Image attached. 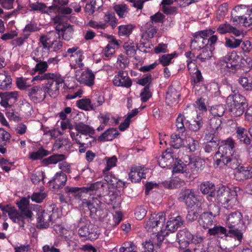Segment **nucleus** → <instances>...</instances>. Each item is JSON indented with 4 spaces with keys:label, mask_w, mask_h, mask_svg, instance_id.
<instances>
[{
    "label": "nucleus",
    "mask_w": 252,
    "mask_h": 252,
    "mask_svg": "<svg viewBox=\"0 0 252 252\" xmlns=\"http://www.w3.org/2000/svg\"><path fill=\"white\" fill-rule=\"evenodd\" d=\"M67 181L66 175L63 172L57 173L54 178L50 180L49 183L50 185H53L54 189H60L63 188Z\"/></svg>",
    "instance_id": "nucleus-23"
},
{
    "label": "nucleus",
    "mask_w": 252,
    "mask_h": 252,
    "mask_svg": "<svg viewBox=\"0 0 252 252\" xmlns=\"http://www.w3.org/2000/svg\"><path fill=\"white\" fill-rule=\"evenodd\" d=\"M114 84L117 86L129 88L131 86L132 82L126 71H120L115 76L113 80Z\"/></svg>",
    "instance_id": "nucleus-19"
},
{
    "label": "nucleus",
    "mask_w": 252,
    "mask_h": 252,
    "mask_svg": "<svg viewBox=\"0 0 252 252\" xmlns=\"http://www.w3.org/2000/svg\"><path fill=\"white\" fill-rule=\"evenodd\" d=\"M56 31L58 32L57 33L52 32L50 33H53L56 38L60 39V32H62L63 38L65 40H69L72 36L73 33V26L70 24L66 23L62 26L61 28L56 27Z\"/></svg>",
    "instance_id": "nucleus-18"
},
{
    "label": "nucleus",
    "mask_w": 252,
    "mask_h": 252,
    "mask_svg": "<svg viewBox=\"0 0 252 252\" xmlns=\"http://www.w3.org/2000/svg\"><path fill=\"white\" fill-rule=\"evenodd\" d=\"M105 101L103 96L99 94H95L94 96V98L93 99V103L92 105V110H94L96 107L101 105Z\"/></svg>",
    "instance_id": "nucleus-54"
},
{
    "label": "nucleus",
    "mask_w": 252,
    "mask_h": 252,
    "mask_svg": "<svg viewBox=\"0 0 252 252\" xmlns=\"http://www.w3.org/2000/svg\"><path fill=\"white\" fill-rule=\"evenodd\" d=\"M104 160L106 161L107 165L105 169L103 170L104 173L108 171L111 168L116 165L117 158L115 156H113L111 158L106 157Z\"/></svg>",
    "instance_id": "nucleus-53"
},
{
    "label": "nucleus",
    "mask_w": 252,
    "mask_h": 252,
    "mask_svg": "<svg viewBox=\"0 0 252 252\" xmlns=\"http://www.w3.org/2000/svg\"><path fill=\"white\" fill-rule=\"evenodd\" d=\"M120 134L116 128H111L108 129L98 137V141L100 142L111 141Z\"/></svg>",
    "instance_id": "nucleus-30"
},
{
    "label": "nucleus",
    "mask_w": 252,
    "mask_h": 252,
    "mask_svg": "<svg viewBox=\"0 0 252 252\" xmlns=\"http://www.w3.org/2000/svg\"><path fill=\"white\" fill-rule=\"evenodd\" d=\"M220 213L218 206L215 204H210L208 207V210L200 214L198 221L199 224L204 229L209 228L213 225L214 220L215 217Z\"/></svg>",
    "instance_id": "nucleus-6"
},
{
    "label": "nucleus",
    "mask_w": 252,
    "mask_h": 252,
    "mask_svg": "<svg viewBox=\"0 0 252 252\" xmlns=\"http://www.w3.org/2000/svg\"><path fill=\"white\" fill-rule=\"evenodd\" d=\"M37 227L40 229L47 228L51 221V215L45 210L37 214Z\"/></svg>",
    "instance_id": "nucleus-20"
},
{
    "label": "nucleus",
    "mask_w": 252,
    "mask_h": 252,
    "mask_svg": "<svg viewBox=\"0 0 252 252\" xmlns=\"http://www.w3.org/2000/svg\"><path fill=\"white\" fill-rule=\"evenodd\" d=\"M221 119L218 117H213L210 120V127L215 133L221 129Z\"/></svg>",
    "instance_id": "nucleus-46"
},
{
    "label": "nucleus",
    "mask_w": 252,
    "mask_h": 252,
    "mask_svg": "<svg viewBox=\"0 0 252 252\" xmlns=\"http://www.w3.org/2000/svg\"><path fill=\"white\" fill-rule=\"evenodd\" d=\"M191 237L192 234L187 228L180 230L176 234V240L180 247L183 249L189 246L190 243Z\"/></svg>",
    "instance_id": "nucleus-15"
},
{
    "label": "nucleus",
    "mask_w": 252,
    "mask_h": 252,
    "mask_svg": "<svg viewBox=\"0 0 252 252\" xmlns=\"http://www.w3.org/2000/svg\"><path fill=\"white\" fill-rule=\"evenodd\" d=\"M12 79L5 71L0 72V90L7 89L11 84Z\"/></svg>",
    "instance_id": "nucleus-34"
},
{
    "label": "nucleus",
    "mask_w": 252,
    "mask_h": 252,
    "mask_svg": "<svg viewBox=\"0 0 252 252\" xmlns=\"http://www.w3.org/2000/svg\"><path fill=\"white\" fill-rule=\"evenodd\" d=\"M202 212V208L200 204L197 203L196 206H193L188 211L186 216L187 221L192 222L196 220Z\"/></svg>",
    "instance_id": "nucleus-29"
},
{
    "label": "nucleus",
    "mask_w": 252,
    "mask_h": 252,
    "mask_svg": "<svg viewBox=\"0 0 252 252\" xmlns=\"http://www.w3.org/2000/svg\"><path fill=\"white\" fill-rule=\"evenodd\" d=\"M30 99L34 102H40L46 97V92L38 86H34L29 91Z\"/></svg>",
    "instance_id": "nucleus-17"
},
{
    "label": "nucleus",
    "mask_w": 252,
    "mask_h": 252,
    "mask_svg": "<svg viewBox=\"0 0 252 252\" xmlns=\"http://www.w3.org/2000/svg\"><path fill=\"white\" fill-rule=\"evenodd\" d=\"M29 7L32 11H39L42 13H47L46 10L47 6L42 2H36L29 4Z\"/></svg>",
    "instance_id": "nucleus-52"
},
{
    "label": "nucleus",
    "mask_w": 252,
    "mask_h": 252,
    "mask_svg": "<svg viewBox=\"0 0 252 252\" xmlns=\"http://www.w3.org/2000/svg\"><path fill=\"white\" fill-rule=\"evenodd\" d=\"M231 91L234 94H229L226 99L228 109L232 116L239 117L248 107V102L243 95Z\"/></svg>",
    "instance_id": "nucleus-3"
},
{
    "label": "nucleus",
    "mask_w": 252,
    "mask_h": 252,
    "mask_svg": "<svg viewBox=\"0 0 252 252\" xmlns=\"http://www.w3.org/2000/svg\"><path fill=\"white\" fill-rule=\"evenodd\" d=\"M152 75L150 73L144 74L143 77L139 79L137 81V83L142 86H147L149 85V87L152 84Z\"/></svg>",
    "instance_id": "nucleus-59"
},
{
    "label": "nucleus",
    "mask_w": 252,
    "mask_h": 252,
    "mask_svg": "<svg viewBox=\"0 0 252 252\" xmlns=\"http://www.w3.org/2000/svg\"><path fill=\"white\" fill-rule=\"evenodd\" d=\"M74 127L79 134H93L94 133V129L93 128L83 123L76 124Z\"/></svg>",
    "instance_id": "nucleus-38"
},
{
    "label": "nucleus",
    "mask_w": 252,
    "mask_h": 252,
    "mask_svg": "<svg viewBox=\"0 0 252 252\" xmlns=\"http://www.w3.org/2000/svg\"><path fill=\"white\" fill-rule=\"evenodd\" d=\"M190 75L191 84L194 85L195 93L196 94L199 95L201 94L199 92L200 90L206 88L205 86L200 88L198 85H195L197 83L203 81V78L202 76L201 71L199 69H196V71H194V73H191Z\"/></svg>",
    "instance_id": "nucleus-26"
},
{
    "label": "nucleus",
    "mask_w": 252,
    "mask_h": 252,
    "mask_svg": "<svg viewBox=\"0 0 252 252\" xmlns=\"http://www.w3.org/2000/svg\"><path fill=\"white\" fill-rule=\"evenodd\" d=\"M200 190L204 194H208V200L213 201V196H214V192L216 188L214 184L209 182H203L200 186Z\"/></svg>",
    "instance_id": "nucleus-24"
},
{
    "label": "nucleus",
    "mask_w": 252,
    "mask_h": 252,
    "mask_svg": "<svg viewBox=\"0 0 252 252\" xmlns=\"http://www.w3.org/2000/svg\"><path fill=\"white\" fill-rule=\"evenodd\" d=\"M215 157L216 158L215 161V166L216 168H222L224 166H226V163L225 162H227V159H228V158L223 156L218 152L216 153Z\"/></svg>",
    "instance_id": "nucleus-47"
},
{
    "label": "nucleus",
    "mask_w": 252,
    "mask_h": 252,
    "mask_svg": "<svg viewBox=\"0 0 252 252\" xmlns=\"http://www.w3.org/2000/svg\"><path fill=\"white\" fill-rule=\"evenodd\" d=\"M45 177V173L43 171H37L32 174L31 179L32 182L34 184H37L40 180L43 181Z\"/></svg>",
    "instance_id": "nucleus-57"
},
{
    "label": "nucleus",
    "mask_w": 252,
    "mask_h": 252,
    "mask_svg": "<svg viewBox=\"0 0 252 252\" xmlns=\"http://www.w3.org/2000/svg\"><path fill=\"white\" fill-rule=\"evenodd\" d=\"M0 208L3 211V214H8L9 218L14 222L18 223L21 227H24L25 217L21 213H19L14 208L7 206L4 207L0 205Z\"/></svg>",
    "instance_id": "nucleus-12"
},
{
    "label": "nucleus",
    "mask_w": 252,
    "mask_h": 252,
    "mask_svg": "<svg viewBox=\"0 0 252 252\" xmlns=\"http://www.w3.org/2000/svg\"><path fill=\"white\" fill-rule=\"evenodd\" d=\"M236 192L235 190H231L229 188L225 186L219 187L216 189L214 196H213L212 202L220 203L224 208L227 209H231L236 200Z\"/></svg>",
    "instance_id": "nucleus-4"
},
{
    "label": "nucleus",
    "mask_w": 252,
    "mask_h": 252,
    "mask_svg": "<svg viewBox=\"0 0 252 252\" xmlns=\"http://www.w3.org/2000/svg\"><path fill=\"white\" fill-rule=\"evenodd\" d=\"M94 75L91 70L83 71L78 78V81L83 84L91 86L94 84Z\"/></svg>",
    "instance_id": "nucleus-28"
},
{
    "label": "nucleus",
    "mask_w": 252,
    "mask_h": 252,
    "mask_svg": "<svg viewBox=\"0 0 252 252\" xmlns=\"http://www.w3.org/2000/svg\"><path fill=\"white\" fill-rule=\"evenodd\" d=\"M237 180L241 181L252 178V166H240L234 173Z\"/></svg>",
    "instance_id": "nucleus-21"
},
{
    "label": "nucleus",
    "mask_w": 252,
    "mask_h": 252,
    "mask_svg": "<svg viewBox=\"0 0 252 252\" xmlns=\"http://www.w3.org/2000/svg\"><path fill=\"white\" fill-rule=\"evenodd\" d=\"M198 195L194 189H182L179 194L178 199L184 202L188 208H191L195 204Z\"/></svg>",
    "instance_id": "nucleus-10"
},
{
    "label": "nucleus",
    "mask_w": 252,
    "mask_h": 252,
    "mask_svg": "<svg viewBox=\"0 0 252 252\" xmlns=\"http://www.w3.org/2000/svg\"><path fill=\"white\" fill-rule=\"evenodd\" d=\"M19 209L21 211V214L25 218L31 219L32 217V212L29 209V201L26 198H23L17 203Z\"/></svg>",
    "instance_id": "nucleus-27"
},
{
    "label": "nucleus",
    "mask_w": 252,
    "mask_h": 252,
    "mask_svg": "<svg viewBox=\"0 0 252 252\" xmlns=\"http://www.w3.org/2000/svg\"><path fill=\"white\" fill-rule=\"evenodd\" d=\"M78 233L80 237L91 240L97 239L99 236L96 227L90 221L80 223Z\"/></svg>",
    "instance_id": "nucleus-8"
},
{
    "label": "nucleus",
    "mask_w": 252,
    "mask_h": 252,
    "mask_svg": "<svg viewBox=\"0 0 252 252\" xmlns=\"http://www.w3.org/2000/svg\"><path fill=\"white\" fill-rule=\"evenodd\" d=\"M158 162L162 168H165L172 165L174 163L173 153L166 151L162 153L161 156L158 158Z\"/></svg>",
    "instance_id": "nucleus-22"
},
{
    "label": "nucleus",
    "mask_w": 252,
    "mask_h": 252,
    "mask_svg": "<svg viewBox=\"0 0 252 252\" xmlns=\"http://www.w3.org/2000/svg\"><path fill=\"white\" fill-rule=\"evenodd\" d=\"M113 8L119 18H125L128 12V8L126 4H116L114 6Z\"/></svg>",
    "instance_id": "nucleus-43"
},
{
    "label": "nucleus",
    "mask_w": 252,
    "mask_h": 252,
    "mask_svg": "<svg viewBox=\"0 0 252 252\" xmlns=\"http://www.w3.org/2000/svg\"><path fill=\"white\" fill-rule=\"evenodd\" d=\"M91 134H79L76 135L75 140L79 145H86V147H91L92 142L94 141V138Z\"/></svg>",
    "instance_id": "nucleus-31"
},
{
    "label": "nucleus",
    "mask_w": 252,
    "mask_h": 252,
    "mask_svg": "<svg viewBox=\"0 0 252 252\" xmlns=\"http://www.w3.org/2000/svg\"><path fill=\"white\" fill-rule=\"evenodd\" d=\"M215 140L214 142H212L210 143H207L205 146L204 149L205 152L211 153L216 150L219 145L220 142L219 140H217L216 138H215Z\"/></svg>",
    "instance_id": "nucleus-61"
},
{
    "label": "nucleus",
    "mask_w": 252,
    "mask_h": 252,
    "mask_svg": "<svg viewBox=\"0 0 252 252\" xmlns=\"http://www.w3.org/2000/svg\"><path fill=\"white\" fill-rule=\"evenodd\" d=\"M203 122L201 120H194L191 123L189 121L186 120L185 114H179L176 121L177 130L180 132H184L186 127L194 131H198L202 127Z\"/></svg>",
    "instance_id": "nucleus-7"
},
{
    "label": "nucleus",
    "mask_w": 252,
    "mask_h": 252,
    "mask_svg": "<svg viewBox=\"0 0 252 252\" xmlns=\"http://www.w3.org/2000/svg\"><path fill=\"white\" fill-rule=\"evenodd\" d=\"M181 95L180 93L172 87L168 88L166 95V102L168 105L176 104Z\"/></svg>",
    "instance_id": "nucleus-25"
},
{
    "label": "nucleus",
    "mask_w": 252,
    "mask_h": 252,
    "mask_svg": "<svg viewBox=\"0 0 252 252\" xmlns=\"http://www.w3.org/2000/svg\"><path fill=\"white\" fill-rule=\"evenodd\" d=\"M236 136L241 142H243L246 145H249L251 143V139L247 135V130L241 127L238 126L236 130Z\"/></svg>",
    "instance_id": "nucleus-36"
},
{
    "label": "nucleus",
    "mask_w": 252,
    "mask_h": 252,
    "mask_svg": "<svg viewBox=\"0 0 252 252\" xmlns=\"http://www.w3.org/2000/svg\"><path fill=\"white\" fill-rule=\"evenodd\" d=\"M32 58L37 63L34 68L35 71L44 73L47 70L48 67L47 62L42 61L40 58H36L35 56L32 57Z\"/></svg>",
    "instance_id": "nucleus-40"
},
{
    "label": "nucleus",
    "mask_w": 252,
    "mask_h": 252,
    "mask_svg": "<svg viewBox=\"0 0 252 252\" xmlns=\"http://www.w3.org/2000/svg\"><path fill=\"white\" fill-rule=\"evenodd\" d=\"M39 41L43 46V48L48 50L52 48L53 44H54L53 40L51 41L50 40V37H48L47 35L43 34L40 36Z\"/></svg>",
    "instance_id": "nucleus-50"
},
{
    "label": "nucleus",
    "mask_w": 252,
    "mask_h": 252,
    "mask_svg": "<svg viewBox=\"0 0 252 252\" xmlns=\"http://www.w3.org/2000/svg\"><path fill=\"white\" fill-rule=\"evenodd\" d=\"M140 170L138 167H132L129 174V178L133 183L140 182Z\"/></svg>",
    "instance_id": "nucleus-49"
},
{
    "label": "nucleus",
    "mask_w": 252,
    "mask_h": 252,
    "mask_svg": "<svg viewBox=\"0 0 252 252\" xmlns=\"http://www.w3.org/2000/svg\"><path fill=\"white\" fill-rule=\"evenodd\" d=\"M133 28L131 25H121L119 27V34L121 36L129 35Z\"/></svg>",
    "instance_id": "nucleus-55"
},
{
    "label": "nucleus",
    "mask_w": 252,
    "mask_h": 252,
    "mask_svg": "<svg viewBox=\"0 0 252 252\" xmlns=\"http://www.w3.org/2000/svg\"><path fill=\"white\" fill-rule=\"evenodd\" d=\"M224 112V106L222 104L213 106L211 109V113L214 116V117L220 118L223 115Z\"/></svg>",
    "instance_id": "nucleus-51"
},
{
    "label": "nucleus",
    "mask_w": 252,
    "mask_h": 252,
    "mask_svg": "<svg viewBox=\"0 0 252 252\" xmlns=\"http://www.w3.org/2000/svg\"><path fill=\"white\" fill-rule=\"evenodd\" d=\"M225 223L228 230L227 234L234 241L230 244V246L233 247L239 245L245 230V222L242 213L238 211L230 213L226 217Z\"/></svg>",
    "instance_id": "nucleus-1"
},
{
    "label": "nucleus",
    "mask_w": 252,
    "mask_h": 252,
    "mask_svg": "<svg viewBox=\"0 0 252 252\" xmlns=\"http://www.w3.org/2000/svg\"><path fill=\"white\" fill-rule=\"evenodd\" d=\"M77 105L79 108L88 111L92 110V103L89 98H83L77 101Z\"/></svg>",
    "instance_id": "nucleus-48"
},
{
    "label": "nucleus",
    "mask_w": 252,
    "mask_h": 252,
    "mask_svg": "<svg viewBox=\"0 0 252 252\" xmlns=\"http://www.w3.org/2000/svg\"><path fill=\"white\" fill-rule=\"evenodd\" d=\"M147 213L146 207L140 206L137 207L135 210V216L136 219L141 220L143 219Z\"/></svg>",
    "instance_id": "nucleus-58"
},
{
    "label": "nucleus",
    "mask_w": 252,
    "mask_h": 252,
    "mask_svg": "<svg viewBox=\"0 0 252 252\" xmlns=\"http://www.w3.org/2000/svg\"><path fill=\"white\" fill-rule=\"evenodd\" d=\"M193 37L194 39L191 41L190 47L196 50L203 48L204 44V39L196 33H194Z\"/></svg>",
    "instance_id": "nucleus-45"
},
{
    "label": "nucleus",
    "mask_w": 252,
    "mask_h": 252,
    "mask_svg": "<svg viewBox=\"0 0 252 252\" xmlns=\"http://www.w3.org/2000/svg\"><path fill=\"white\" fill-rule=\"evenodd\" d=\"M63 82L64 80L61 77V75L59 74H56V76L47 81L44 91L50 96L55 98L59 94L60 85H62Z\"/></svg>",
    "instance_id": "nucleus-9"
},
{
    "label": "nucleus",
    "mask_w": 252,
    "mask_h": 252,
    "mask_svg": "<svg viewBox=\"0 0 252 252\" xmlns=\"http://www.w3.org/2000/svg\"><path fill=\"white\" fill-rule=\"evenodd\" d=\"M54 76H56V74L54 73H41L39 72L38 75L34 76L32 80L33 81H36V80H47V81L49 80L52 79Z\"/></svg>",
    "instance_id": "nucleus-62"
},
{
    "label": "nucleus",
    "mask_w": 252,
    "mask_h": 252,
    "mask_svg": "<svg viewBox=\"0 0 252 252\" xmlns=\"http://www.w3.org/2000/svg\"><path fill=\"white\" fill-rule=\"evenodd\" d=\"M184 221L182 218L177 215L169 214V219L166 223L165 228L171 232H175L183 225Z\"/></svg>",
    "instance_id": "nucleus-16"
},
{
    "label": "nucleus",
    "mask_w": 252,
    "mask_h": 252,
    "mask_svg": "<svg viewBox=\"0 0 252 252\" xmlns=\"http://www.w3.org/2000/svg\"><path fill=\"white\" fill-rule=\"evenodd\" d=\"M222 143L219 146L217 152L228 158L236 155L234 151L235 143L232 139L228 138L223 141Z\"/></svg>",
    "instance_id": "nucleus-13"
},
{
    "label": "nucleus",
    "mask_w": 252,
    "mask_h": 252,
    "mask_svg": "<svg viewBox=\"0 0 252 252\" xmlns=\"http://www.w3.org/2000/svg\"><path fill=\"white\" fill-rule=\"evenodd\" d=\"M165 221V217L163 213L152 215L149 220L147 221L145 227L149 232L153 231V229L156 228L162 230Z\"/></svg>",
    "instance_id": "nucleus-11"
},
{
    "label": "nucleus",
    "mask_w": 252,
    "mask_h": 252,
    "mask_svg": "<svg viewBox=\"0 0 252 252\" xmlns=\"http://www.w3.org/2000/svg\"><path fill=\"white\" fill-rule=\"evenodd\" d=\"M65 192L68 195L71 194L75 199H81L82 196V193H85L82 188L70 187L66 186L64 188Z\"/></svg>",
    "instance_id": "nucleus-35"
},
{
    "label": "nucleus",
    "mask_w": 252,
    "mask_h": 252,
    "mask_svg": "<svg viewBox=\"0 0 252 252\" xmlns=\"http://www.w3.org/2000/svg\"><path fill=\"white\" fill-rule=\"evenodd\" d=\"M149 85L145 86L140 93L141 99L143 102H145L152 96V93L150 92Z\"/></svg>",
    "instance_id": "nucleus-63"
},
{
    "label": "nucleus",
    "mask_w": 252,
    "mask_h": 252,
    "mask_svg": "<svg viewBox=\"0 0 252 252\" xmlns=\"http://www.w3.org/2000/svg\"><path fill=\"white\" fill-rule=\"evenodd\" d=\"M65 159V156L63 154H55L42 160L43 165H47L49 164H56L57 162L63 161Z\"/></svg>",
    "instance_id": "nucleus-37"
},
{
    "label": "nucleus",
    "mask_w": 252,
    "mask_h": 252,
    "mask_svg": "<svg viewBox=\"0 0 252 252\" xmlns=\"http://www.w3.org/2000/svg\"><path fill=\"white\" fill-rule=\"evenodd\" d=\"M104 186V183L101 182H96L91 184L87 187H83L85 193H89L90 195L92 194L94 191L99 189L103 188Z\"/></svg>",
    "instance_id": "nucleus-41"
},
{
    "label": "nucleus",
    "mask_w": 252,
    "mask_h": 252,
    "mask_svg": "<svg viewBox=\"0 0 252 252\" xmlns=\"http://www.w3.org/2000/svg\"><path fill=\"white\" fill-rule=\"evenodd\" d=\"M239 57L237 55V53L235 51L232 52L231 53L228 54L224 57H223L222 62H227L230 63L231 66L238 67L239 62L238 60Z\"/></svg>",
    "instance_id": "nucleus-39"
},
{
    "label": "nucleus",
    "mask_w": 252,
    "mask_h": 252,
    "mask_svg": "<svg viewBox=\"0 0 252 252\" xmlns=\"http://www.w3.org/2000/svg\"><path fill=\"white\" fill-rule=\"evenodd\" d=\"M227 229L220 226H215L212 228H210L208 230V233L211 235H215L218 234H224V236L226 238V240L230 242V245L233 243L234 241L232 239V237L229 236L227 234Z\"/></svg>",
    "instance_id": "nucleus-32"
},
{
    "label": "nucleus",
    "mask_w": 252,
    "mask_h": 252,
    "mask_svg": "<svg viewBox=\"0 0 252 252\" xmlns=\"http://www.w3.org/2000/svg\"><path fill=\"white\" fill-rule=\"evenodd\" d=\"M50 154V152L41 147L36 152L30 153V157L32 160L40 159L43 157L49 155Z\"/></svg>",
    "instance_id": "nucleus-44"
},
{
    "label": "nucleus",
    "mask_w": 252,
    "mask_h": 252,
    "mask_svg": "<svg viewBox=\"0 0 252 252\" xmlns=\"http://www.w3.org/2000/svg\"><path fill=\"white\" fill-rule=\"evenodd\" d=\"M10 135L4 130L3 128H0V152L4 154L6 149L4 146H6L7 143L9 142Z\"/></svg>",
    "instance_id": "nucleus-33"
},
{
    "label": "nucleus",
    "mask_w": 252,
    "mask_h": 252,
    "mask_svg": "<svg viewBox=\"0 0 252 252\" xmlns=\"http://www.w3.org/2000/svg\"><path fill=\"white\" fill-rule=\"evenodd\" d=\"M101 195H98V197H92L91 200L82 201V206L83 208H87L90 211V216L94 219L101 220L106 216L105 210L103 208L104 204L100 201L99 198Z\"/></svg>",
    "instance_id": "nucleus-5"
},
{
    "label": "nucleus",
    "mask_w": 252,
    "mask_h": 252,
    "mask_svg": "<svg viewBox=\"0 0 252 252\" xmlns=\"http://www.w3.org/2000/svg\"><path fill=\"white\" fill-rule=\"evenodd\" d=\"M18 95V92L17 91L0 93L1 100L0 104L5 108H10L17 101Z\"/></svg>",
    "instance_id": "nucleus-14"
},
{
    "label": "nucleus",
    "mask_w": 252,
    "mask_h": 252,
    "mask_svg": "<svg viewBox=\"0 0 252 252\" xmlns=\"http://www.w3.org/2000/svg\"><path fill=\"white\" fill-rule=\"evenodd\" d=\"M141 250L142 252H154V246L153 243L150 241L143 243Z\"/></svg>",
    "instance_id": "nucleus-64"
},
{
    "label": "nucleus",
    "mask_w": 252,
    "mask_h": 252,
    "mask_svg": "<svg viewBox=\"0 0 252 252\" xmlns=\"http://www.w3.org/2000/svg\"><path fill=\"white\" fill-rule=\"evenodd\" d=\"M189 161H186L184 163L181 160L175 162L173 172L176 173H182L186 177H195L199 174L205 165V161L199 158H190Z\"/></svg>",
    "instance_id": "nucleus-2"
},
{
    "label": "nucleus",
    "mask_w": 252,
    "mask_h": 252,
    "mask_svg": "<svg viewBox=\"0 0 252 252\" xmlns=\"http://www.w3.org/2000/svg\"><path fill=\"white\" fill-rule=\"evenodd\" d=\"M241 42V40L236 39L233 37L231 39L226 38L225 45L226 47L233 49L239 46Z\"/></svg>",
    "instance_id": "nucleus-60"
},
{
    "label": "nucleus",
    "mask_w": 252,
    "mask_h": 252,
    "mask_svg": "<svg viewBox=\"0 0 252 252\" xmlns=\"http://www.w3.org/2000/svg\"><path fill=\"white\" fill-rule=\"evenodd\" d=\"M212 56V53L211 50L203 49L202 52L196 57V59L200 60L202 62H205L210 60Z\"/></svg>",
    "instance_id": "nucleus-56"
},
{
    "label": "nucleus",
    "mask_w": 252,
    "mask_h": 252,
    "mask_svg": "<svg viewBox=\"0 0 252 252\" xmlns=\"http://www.w3.org/2000/svg\"><path fill=\"white\" fill-rule=\"evenodd\" d=\"M226 166L232 169L237 170L241 163V160L238 158L237 155L228 158Z\"/></svg>",
    "instance_id": "nucleus-42"
}]
</instances>
